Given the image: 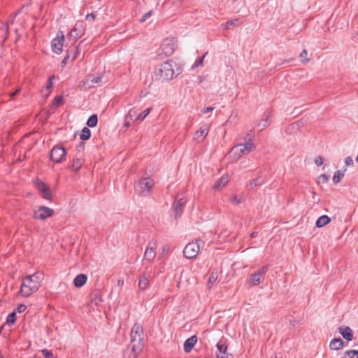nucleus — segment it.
I'll use <instances>...</instances> for the list:
<instances>
[{
	"label": "nucleus",
	"mask_w": 358,
	"mask_h": 358,
	"mask_svg": "<svg viewBox=\"0 0 358 358\" xmlns=\"http://www.w3.org/2000/svg\"><path fill=\"white\" fill-rule=\"evenodd\" d=\"M182 73V68L173 60H169L159 64L155 71L157 80L166 82L173 80Z\"/></svg>",
	"instance_id": "nucleus-1"
},
{
	"label": "nucleus",
	"mask_w": 358,
	"mask_h": 358,
	"mask_svg": "<svg viewBox=\"0 0 358 358\" xmlns=\"http://www.w3.org/2000/svg\"><path fill=\"white\" fill-rule=\"evenodd\" d=\"M39 278L36 274L26 276L22 282L20 287V293L24 296H29L33 292H36L39 289Z\"/></svg>",
	"instance_id": "nucleus-2"
},
{
	"label": "nucleus",
	"mask_w": 358,
	"mask_h": 358,
	"mask_svg": "<svg viewBox=\"0 0 358 358\" xmlns=\"http://www.w3.org/2000/svg\"><path fill=\"white\" fill-rule=\"evenodd\" d=\"M154 180L150 177L141 179L136 186V191L143 196H148L154 187Z\"/></svg>",
	"instance_id": "nucleus-3"
},
{
	"label": "nucleus",
	"mask_w": 358,
	"mask_h": 358,
	"mask_svg": "<svg viewBox=\"0 0 358 358\" xmlns=\"http://www.w3.org/2000/svg\"><path fill=\"white\" fill-rule=\"evenodd\" d=\"M176 48V40L173 38H165L161 45L159 54L166 57H170Z\"/></svg>",
	"instance_id": "nucleus-4"
},
{
	"label": "nucleus",
	"mask_w": 358,
	"mask_h": 358,
	"mask_svg": "<svg viewBox=\"0 0 358 358\" xmlns=\"http://www.w3.org/2000/svg\"><path fill=\"white\" fill-rule=\"evenodd\" d=\"M268 271V265H266L262 266L257 271L252 273L248 281L249 285L252 286L259 285L264 280V276Z\"/></svg>",
	"instance_id": "nucleus-5"
},
{
	"label": "nucleus",
	"mask_w": 358,
	"mask_h": 358,
	"mask_svg": "<svg viewBox=\"0 0 358 358\" xmlns=\"http://www.w3.org/2000/svg\"><path fill=\"white\" fill-rule=\"evenodd\" d=\"M199 242H201V241L197 240L196 242L189 243L186 245L183 250V255L185 258L194 259L197 256L200 249Z\"/></svg>",
	"instance_id": "nucleus-6"
},
{
	"label": "nucleus",
	"mask_w": 358,
	"mask_h": 358,
	"mask_svg": "<svg viewBox=\"0 0 358 358\" xmlns=\"http://www.w3.org/2000/svg\"><path fill=\"white\" fill-rule=\"evenodd\" d=\"M66 155V152L63 147L60 145H55L51 150L50 158L55 163H60L65 158Z\"/></svg>",
	"instance_id": "nucleus-7"
},
{
	"label": "nucleus",
	"mask_w": 358,
	"mask_h": 358,
	"mask_svg": "<svg viewBox=\"0 0 358 358\" xmlns=\"http://www.w3.org/2000/svg\"><path fill=\"white\" fill-rule=\"evenodd\" d=\"M64 42V35L62 31H58L57 37L51 42L52 51L59 55L62 52V48Z\"/></svg>",
	"instance_id": "nucleus-8"
},
{
	"label": "nucleus",
	"mask_w": 358,
	"mask_h": 358,
	"mask_svg": "<svg viewBox=\"0 0 358 358\" xmlns=\"http://www.w3.org/2000/svg\"><path fill=\"white\" fill-rule=\"evenodd\" d=\"M131 343L143 342V329L140 324H134L131 331Z\"/></svg>",
	"instance_id": "nucleus-9"
},
{
	"label": "nucleus",
	"mask_w": 358,
	"mask_h": 358,
	"mask_svg": "<svg viewBox=\"0 0 358 358\" xmlns=\"http://www.w3.org/2000/svg\"><path fill=\"white\" fill-rule=\"evenodd\" d=\"M101 81V77L99 76H95L94 75H89L83 80L80 86H82L85 89H90L94 87L96 85H99Z\"/></svg>",
	"instance_id": "nucleus-10"
},
{
	"label": "nucleus",
	"mask_w": 358,
	"mask_h": 358,
	"mask_svg": "<svg viewBox=\"0 0 358 358\" xmlns=\"http://www.w3.org/2000/svg\"><path fill=\"white\" fill-rule=\"evenodd\" d=\"M54 210L46 206H40L37 211L34 212V217L36 220H45L52 216Z\"/></svg>",
	"instance_id": "nucleus-11"
},
{
	"label": "nucleus",
	"mask_w": 358,
	"mask_h": 358,
	"mask_svg": "<svg viewBox=\"0 0 358 358\" xmlns=\"http://www.w3.org/2000/svg\"><path fill=\"white\" fill-rule=\"evenodd\" d=\"M156 248L157 246L155 242L153 243H150L149 245L148 246L147 249L145 251L143 259L148 262L152 261L156 256Z\"/></svg>",
	"instance_id": "nucleus-12"
},
{
	"label": "nucleus",
	"mask_w": 358,
	"mask_h": 358,
	"mask_svg": "<svg viewBox=\"0 0 358 358\" xmlns=\"http://www.w3.org/2000/svg\"><path fill=\"white\" fill-rule=\"evenodd\" d=\"M185 203L186 201L184 198H180L173 203V207L175 212L176 219L181 216Z\"/></svg>",
	"instance_id": "nucleus-13"
},
{
	"label": "nucleus",
	"mask_w": 358,
	"mask_h": 358,
	"mask_svg": "<svg viewBox=\"0 0 358 358\" xmlns=\"http://www.w3.org/2000/svg\"><path fill=\"white\" fill-rule=\"evenodd\" d=\"M338 331L342 335L343 338L348 341H351L353 339V331L352 329L348 326H341L338 327Z\"/></svg>",
	"instance_id": "nucleus-14"
},
{
	"label": "nucleus",
	"mask_w": 358,
	"mask_h": 358,
	"mask_svg": "<svg viewBox=\"0 0 358 358\" xmlns=\"http://www.w3.org/2000/svg\"><path fill=\"white\" fill-rule=\"evenodd\" d=\"M216 347L217 348V358H231V355L227 352V346L224 343H217Z\"/></svg>",
	"instance_id": "nucleus-15"
},
{
	"label": "nucleus",
	"mask_w": 358,
	"mask_h": 358,
	"mask_svg": "<svg viewBox=\"0 0 358 358\" xmlns=\"http://www.w3.org/2000/svg\"><path fill=\"white\" fill-rule=\"evenodd\" d=\"M36 187L39 192L43 194V197L45 199H50L52 195L49 187L44 182H39L36 185Z\"/></svg>",
	"instance_id": "nucleus-16"
},
{
	"label": "nucleus",
	"mask_w": 358,
	"mask_h": 358,
	"mask_svg": "<svg viewBox=\"0 0 358 358\" xmlns=\"http://www.w3.org/2000/svg\"><path fill=\"white\" fill-rule=\"evenodd\" d=\"M197 342L196 336H192L184 343L183 348L185 352H189Z\"/></svg>",
	"instance_id": "nucleus-17"
},
{
	"label": "nucleus",
	"mask_w": 358,
	"mask_h": 358,
	"mask_svg": "<svg viewBox=\"0 0 358 358\" xmlns=\"http://www.w3.org/2000/svg\"><path fill=\"white\" fill-rule=\"evenodd\" d=\"M231 152L233 155L234 159L236 160L240 159L241 156L247 155L241 144L234 146L231 150Z\"/></svg>",
	"instance_id": "nucleus-18"
},
{
	"label": "nucleus",
	"mask_w": 358,
	"mask_h": 358,
	"mask_svg": "<svg viewBox=\"0 0 358 358\" xmlns=\"http://www.w3.org/2000/svg\"><path fill=\"white\" fill-rule=\"evenodd\" d=\"M8 23H1L0 26V43H3L8 36Z\"/></svg>",
	"instance_id": "nucleus-19"
},
{
	"label": "nucleus",
	"mask_w": 358,
	"mask_h": 358,
	"mask_svg": "<svg viewBox=\"0 0 358 358\" xmlns=\"http://www.w3.org/2000/svg\"><path fill=\"white\" fill-rule=\"evenodd\" d=\"M87 280V275L84 273L78 274L73 280V285L76 287H81L86 283Z\"/></svg>",
	"instance_id": "nucleus-20"
},
{
	"label": "nucleus",
	"mask_w": 358,
	"mask_h": 358,
	"mask_svg": "<svg viewBox=\"0 0 358 358\" xmlns=\"http://www.w3.org/2000/svg\"><path fill=\"white\" fill-rule=\"evenodd\" d=\"M149 285V277L145 273H143L140 276L139 282L138 284V288L141 290H145Z\"/></svg>",
	"instance_id": "nucleus-21"
},
{
	"label": "nucleus",
	"mask_w": 358,
	"mask_h": 358,
	"mask_svg": "<svg viewBox=\"0 0 358 358\" xmlns=\"http://www.w3.org/2000/svg\"><path fill=\"white\" fill-rule=\"evenodd\" d=\"M82 32V24L76 23L74 28L71 31L69 37H73L75 39L81 37Z\"/></svg>",
	"instance_id": "nucleus-22"
},
{
	"label": "nucleus",
	"mask_w": 358,
	"mask_h": 358,
	"mask_svg": "<svg viewBox=\"0 0 358 358\" xmlns=\"http://www.w3.org/2000/svg\"><path fill=\"white\" fill-rule=\"evenodd\" d=\"M344 342L341 338H334L331 341L329 347L331 350H338L343 347Z\"/></svg>",
	"instance_id": "nucleus-23"
},
{
	"label": "nucleus",
	"mask_w": 358,
	"mask_h": 358,
	"mask_svg": "<svg viewBox=\"0 0 358 358\" xmlns=\"http://www.w3.org/2000/svg\"><path fill=\"white\" fill-rule=\"evenodd\" d=\"M143 342H136L131 343L129 344L128 348H130V350L135 353L136 356H138V353L142 350L143 348Z\"/></svg>",
	"instance_id": "nucleus-24"
},
{
	"label": "nucleus",
	"mask_w": 358,
	"mask_h": 358,
	"mask_svg": "<svg viewBox=\"0 0 358 358\" xmlns=\"http://www.w3.org/2000/svg\"><path fill=\"white\" fill-rule=\"evenodd\" d=\"M208 131L209 129L207 127H206L205 128H201L200 129L196 131L194 138L196 139L197 141H203L208 135Z\"/></svg>",
	"instance_id": "nucleus-25"
},
{
	"label": "nucleus",
	"mask_w": 358,
	"mask_h": 358,
	"mask_svg": "<svg viewBox=\"0 0 358 358\" xmlns=\"http://www.w3.org/2000/svg\"><path fill=\"white\" fill-rule=\"evenodd\" d=\"M242 23V21L240 20L238 18H235L231 20L227 21L224 24V29H230L231 28H234L235 27H238Z\"/></svg>",
	"instance_id": "nucleus-26"
},
{
	"label": "nucleus",
	"mask_w": 358,
	"mask_h": 358,
	"mask_svg": "<svg viewBox=\"0 0 358 358\" xmlns=\"http://www.w3.org/2000/svg\"><path fill=\"white\" fill-rule=\"evenodd\" d=\"M229 182V176L227 175L222 176L214 185L213 188L219 189L224 187Z\"/></svg>",
	"instance_id": "nucleus-27"
},
{
	"label": "nucleus",
	"mask_w": 358,
	"mask_h": 358,
	"mask_svg": "<svg viewBox=\"0 0 358 358\" xmlns=\"http://www.w3.org/2000/svg\"><path fill=\"white\" fill-rule=\"evenodd\" d=\"M330 221L331 219L327 215H322L317 220L315 225L320 228L329 224Z\"/></svg>",
	"instance_id": "nucleus-28"
},
{
	"label": "nucleus",
	"mask_w": 358,
	"mask_h": 358,
	"mask_svg": "<svg viewBox=\"0 0 358 358\" xmlns=\"http://www.w3.org/2000/svg\"><path fill=\"white\" fill-rule=\"evenodd\" d=\"M345 171L346 169L336 171L333 177V182L335 184L338 183L341 181V178L344 176Z\"/></svg>",
	"instance_id": "nucleus-29"
},
{
	"label": "nucleus",
	"mask_w": 358,
	"mask_h": 358,
	"mask_svg": "<svg viewBox=\"0 0 358 358\" xmlns=\"http://www.w3.org/2000/svg\"><path fill=\"white\" fill-rule=\"evenodd\" d=\"M83 160L81 158H76L73 160L71 168L75 171H78L83 166Z\"/></svg>",
	"instance_id": "nucleus-30"
},
{
	"label": "nucleus",
	"mask_w": 358,
	"mask_h": 358,
	"mask_svg": "<svg viewBox=\"0 0 358 358\" xmlns=\"http://www.w3.org/2000/svg\"><path fill=\"white\" fill-rule=\"evenodd\" d=\"M244 201V198L242 196L232 195L229 197V201L232 204H240Z\"/></svg>",
	"instance_id": "nucleus-31"
},
{
	"label": "nucleus",
	"mask_w": 358,
	"mask_h": 358,
	"mask_svg": "<svg viewBox=\"0 0 358 358\" xmlns=\"http://www.w3.org/2000/svg\"><path fill=\"white\" fill-rule=\"evenodd\" d=\"M98 122V117L97 115L94 114L92 115L87 121V125L90 127H94L96 126Z\"/></svg>",
	"instance_id": "nucleus-32"
},
{
	"label": "nucleus",
	"mask_w": 358,
	"mask_h": 358,
	"mask_svg": "<svg viewBox=\"0 0 358 358\" xmlns=\"http://www.w3.org/2000/svg\"><path fill=\"white\" fill-rule=\"evenodd\" d=\"M91 136V131L87 127H84L82 129L81 134H80V139L86 141L90 139Z\"/></svg>",
	"instance_id": "nucleus-33"
},
{
	"label": "nucleus",
	"mask_w": 358,
	"mask_h": 358,
	"mask_svg": "<svg viewBox=\"0 0 358 358\" xmlns=\"http://www.w3.org/2000/svg\"><path fill=\"white\" fill-rule=\"evenodd\" d=\"M241 145H242V147L244 149L245 152L246 154H248L250 152H251L255 148L254 143L250 140H249L245 143L241 144Z\"/></svg>",
	"instance_id": "nucleus-34"
},
{
	"label": "nucleus",
	"mask_w": 358,
	"mask_h": 358,
	"mask_svg": "<svg viewBox=\"0 0 358 358\" xmlns=\"http://www.w3.org/2000/svg\"><path fill=\"white\" fill-rule=\"evenodd\" d=\"M151 110H152L151 108H148L145 109L143 112L139 113L137 115V117H136L135 121L136 120L143 121L146 117V116L150 113Z\"/></svg>",
	"instance_id": "nucleus-35"
},
{
	"label": "nucleus",
	"mask_w": 358,
	"mask_h": 358,
	"mask_svg": "<svg viewBox=\"0 0 358 358\" xmlns=\"http://www.w3.org/2000/svg\"><path fill=\"white\" fill-rule=\"evenodd\" d=\"M15 320H16V313H15V312H12L8 315V317L6 318V322L8 324L11 325L15 322Z\"/></svg>",
	"instance_id": "nucleus-36"
},
{
	"label": "nucleus",
	"mask_w": 358,
	"mask_h": 358,
	"mask_svg": "<svg viewBox=\"0 0 358 358\" xmlns=\"http://www.w3.org/2000/svg\"><path fill=\"white\" fill-rule=\"evenodd\" d=\"M268 115L266 119L262 120L260 122L257 124V127L260 128V130L264 129V128L268 126Z\"/></svg>",
	"instance_id": "nucleus-37"
},
{
	"label": "nucleus",
	"mask_w": 358,
	"mask_h": 358,
	"mask_svg": "<svg viewBox=\"0 0 358 358\" xmlns=\"http://www.w3.org/2000/svg\"><path fill=\"white\" fill-rule=\"evenodd\" d=\"M217 273L213 272L208 280V286L210 288V286L217 280Z\"/></svg>",
	"instance_id": "nucleus-38"
},
{
	"label": "nucleus",
	"mask_w": 358,
	"mask_h": 358,
	"mask_svg": "<svg viewBox=\"0 0 358 358\" xmlns=\"http://www.w3.org/2000/svg\"><path fill=\"white\" fill-rule=\"evenodd\" d=\"M101 301H102L101 297L99 294H95L92 296V298H91L92 303H94L96 306H98L99 303Z\"/></svg>",
	"instance_id": "nucleus-39"
},
{
	"label": "nucleus",
	"mask_w": 358,
	"mask_h": 358,
	"mask_svg": "<svg viewBox=\"0 0 358 358\" xmlns=\"http://www.w3.org/2000/svg\"><path fill=\"white\" fill-rule=\"evenodd\" d=\"M124 358H136L137 356L135 353H133L129 348H127V350L124 352Z\"/></svg>",
	"instance_id": "nucleus-40"
},
{
	"label": "nucleus",
	"mask_w": 358,
	"mask_h": 358,
	"mask_svg": "<svg viewBox=\"0 0 358 358\" xmlns=\"http://www.w3.org/2000/svg\"><path fill=\"white\" fill-rule=\"evenodd\" d=\"M63 103V97L62 96H58L55 98L52 102V105L55 107H58Z\"/></svg>",
	"instance_id": "nucleus-41"
},
{
	"label": "nucleus",
	"mask_w": 358,
	"mask_h": 358,
	"mask_svg": "<svg viewBox=\"0 0 358 358\" xmlns=\"http://www.w3.org/2000/svg\"><path fill=\"white\" fill-rule=\"evenodd\" d=\"M206 53L204 54L201 57H200L197 61L194 62V64L192 66V69H195L199 66L203 65L204 57H206Z\"/></svg>",
	"instance_id": "nucleus-42"
},
{
	"label": "nucleus",
	"mask_w": 358,
	"mask_h": 358,
	"mask_svg": "<svg viewBox=\"0 0 358 358\" xmlns=\"http://www.w3.org/2000/svg\"><path fill=\"white\" fill-rule=\"evenodd\" d=\"M69 53L71 54V60L72 61L75 60L78 57V54L80 53L78 47H76L74 48V50L71 51Z\"/></svg>",
	"instance_id": "nucleus-43"
},
{
	"label": "nucleus",
	"mask_w": 358,
	"mask_h": 358,
	"mask_svg": "<svg viewBox=\"0 0 358 358\" xmlns=\"http://www.w3.org/2000/svg\"><path fill=\"white\" fill-rule=\"evenodd\" d=\"M307 56V51L306 49H304L299 55L300 58L301 59V62L303 63L308 62L309 61V59L306 58Z\"/></svg>",
	"instance_id": "nucleus-44"
},
{
	"label": "nucleus",
	"mask_w": 358,
	"mask_h": 358,
	"mask_svg": "<svg viewBox=\"0 0 358 358\" xmlns=\"http://www.w3.org/2000/svg\"><path fill=\"white\" fill-rule=\"evenodd\" d=\"M152 10H149L148 12L145 13L141 18L140 22H144L152 15Z\"/></svg>",
	"instance_id": "nucleus-45"
},
{
	"label": "nucleus",
	"mask_w": 358,
	"mask_h": 358,
	"mask_svg": "<svg viewBox=\"0 0 358 358\" xmlns=\"http://www.w3.org/2000/svg\"><path fill=\"white\" fill-rule=\"evenodd\" d=\"M319 182L327 183L329 181V176L327 174H322L318 178Z\"/></svg>",
	"instance_id": "nucleus-46"
},
{
	"label": "nucleus",
	"mask_w": 358,
	"mask_h": 358,
	"mask_svg": "<svg viewBox=\"0 0 358 358\" xmlns=\"http://www.w3.org/2000/svg\"><path fill=\"white\" fill-rule=\"evenodd\" d=\"M41 352H42V354L44 355L45 358H53V355L50 351H49L46 349H44Z\"/></svg>",
	"instance_id": "nucleus-47"
},
{
	"label": "nucleus",
	"mask_w": 358,
	"mask_h": 358,
	"mask_svg": "<svg viewBox=\"0 0 358 358\" xmlns=\"http://www.w3.org/2000/svg\"><path fill=\"white\" fill-rule=\"evenodd\" d=\"M71 57V54L68 52L67 55L64 57L62 61L61 62V66L62 67L65 66L66 64L68 63V60Z\"/></svg>",
	"instance_id": "nucleus-48"
},
{
	"label": "nucleus",
	"mask_w": 358,
	"mask_h": 358,
	"mask_svg": "<svg viewBox=\"0 0 358 358\" xmlns=\"http://www.w3.org/2000/svg\"><path fill=\"white\" fill-rule=\"evenodd\" d=\"M127 117H129L131 120H134L137 117L136 114V110L134 109H131L129 111Z\"/></svg>",
	"instance_id": "nucleus-49"
},
{
	"label": "nucleus",
	"mask_w": 358,
	"mask_h": 358,
	"mask_svg": "<svg viewBox=\"0 0 358 358\" xmlns=\"http://www.w3.org/2000/svg\"><path fill=\"white\" fill-rule=\"evenodd\" d=\"M315 163L317 164V166H322L323 164H324V159L321 156H318L315 159Z\"/></svg>",
	"instance_id": "nucleus-50"
},
{
	"label": "nucleus",
	"mask_w": 358,
	"mask_h": 358,
	"mask_svg": "<svg viewBox=\"0 0 358 358\" xmlns=\"http://www.w3.org/2000/svg\"><path fill=\"white\" fill-rule=\"evenodd\" d=\"M262 181H260L259 178H256V179H253V180H252L250 181V185L251 186H255V187H256V186H258V185H262Z\"/></svg>",
	"instance_id": "nucleus-51"
},
{
	"label": "nucleus",
	"mask_w": 358,
	"mask_h": 358,
	"mask_svg": "<svg viewBox=\"0 0 358 358\" xmlns=\"http://www.w3.org/2000/svg\"><path fill=\"white\" fill-rule=\"evenodd\" d=\"M27 306L24 304H20L17 308V311L19 313H22L25 311Z\"/></svg>",
	"instance_id": "nucleus-52"
},
{
	"label": "nucleus",
	"mask_w": 358,
	"mask_h": 358,
	"mask_svg": "<svg viewBox=\"0 0 358 358\" xmlns=\"http://www.w3.org/2000/svg\"><path fill=\"white\" fill-rule=\"evenodd\" d=\"M347 355H356V358H358V350H351L345 352Z\"/></svg>",
	"instance_id": "nucleus-53"
},
{
	"label": "nucleus",
	"mask_w": 358,
	"mask_h": 358,
	"mask_svg": "<svg viewBox=\"0 0 358 358\" xmlns=\"http://www.w3.org/2000/svg\"><path fill=\"white\" fill-rule=\"evenodd\" d=\"M95 17H96V15L94 13H91L86 15L85 19L89 21H94Z\"/></svg>",
	"instance_id": "nucleus-54"
},
{
	"label": "nucleus",
	"mask_w": 358,
	"mask_h": 358,
	"mask_svg": "<svg viewBox=\"0 0 358 358\" xmlns=\"http://www.w3.org/2000/svg\"><path fill=\"white\" fill-rule=\"evenodd\" d=\"M55 79V76H52L49 78V82L46 85L45 88L47 90H49L52 87V81Z\"/></svg>",
	"instance_id": "nucleus-55"
},
{
	"label": "nucleus",
	"mask_w": 358,
	"mask_h": 358,
	"mask_svg": "<svg viewBox=\"0 0 358 358\" xmlns=\"http://www.w3.org/2000/svg\"><path fill=\"white\" fill-rule=\"evenodd\" d=\"M345 163L347 166L353 165V159L351 157H348L345 158Z\"/></svg>",
	"instance_id": "nucleus-56"
},
{
	"label": "nucleus",
	"mask_w": 358,
	"mask_h": 358,
	"mask_svg": "<svg viewBox=\"0 0 358 358\" xmlns=\"http://www.w3.org/2000/svg\"><path fill=\"white\" fill-rule=\"evenodd\" d=\"M214 109H215L214 107L209 106V107H207V108H203L201 110V111H202L203 113H207L208 112H212Z\"/></svg>",
	"instance_id": "nucleus-57"
},
{
	"label": "nucleus",
	"mask_w": 358,
	"mask_h": 358,
	"mask_svg": "<svg viewBox=\"0 0 358 358\" xmlns=\"http://www.w3.org/2000/svg\"><path fill=\"white\" fill-rule=\"evenodd\" d=\"M21 89L18 88L15 92L9 93V96L11 99H13L20 92Z\"/></svg>",
	"instance_id": "nucleus-58"
},
{
	"label": "nucleus",
	"mask_w": 358,
	"mask_h": 358,
	"mask_svg": "<svg viewBox=\"0 0 358 358\" xmlns=\"http://www.w3.org/2000/svg\"><path fill=\"white\" fill-rule=\"evenodd\" d=\"M76 149L78 150V151H81L84 149V143H80L77 147H76Z\"/></svg>",
	"instance_id": "nucleus-59"
},
{
	"label": "nucleus",
	"mask_w": 358,
	"mask_h": 358,
	"mask_svg": "<svg viewBox=\"0 0 358 358\" xmlns=\"http://www.w3.org/2000/svg\"><path fill=\"white\" fill-rule=\"evenodd\" d=\"M168 251H169V248H168V247L164 246V247L162 248V252H163V254H165V253L168 252Z\"/></svg>",
	"instance_id": "nucleus-60"
},
{
	"label": "nucleus",
	"mask_w": 358,
	"mask_h": 358,
	"mask_svg": "<svg viewBox=\"0 0 358 358\" xmlns=\"http://www.w3.org/2000/svg\"><path fill=\"white\" fill-rule=\"evenodd\" d=\"M356 355H347L345 353V357L343 358H356L355 357Z\"/></svg>",
	"instance_id": "nucleus-61"
},
{
	"label": "nucleus",
	"mask_w": 358,
	"mask_h": 358,
	"mask_svg": "<svg viewBox=\"0 0 358 358\" xmlns=\"http://www.w3.org/2000/svg\"><path fill=\"white\" fill-rule=\"evenodd\" d=\"M257 234H258L257 232L254 231V232H252V233L250 234V237H251L252 238H255V237L257 236Z\"/></svg>",
	"instance_id": "nucleus-62"
},
{
	"label": "nucleus",
	"mask_w": 358,
	"mask_h": 358,
	"mask_svg": "<svg viewBox=\"0 0 358 358\" xmlns=\"http://www.w3.org/2000/svg\"><path fill=\"white\" fill-rule=\"evenodd\" d=\"M125 125H126L127 127H129V123H125Z\"/></svg>",
	"instance_id": "nucleus-63"
},
{
	"label": "nucleus",
	"mask_w": 358,
	"mask_h": 358,
	"mask_svg": "<svg viewBox=\"0 0 358 358\" xmlns=\"http://www.w3.org/2000/svg\"><path fill=\"white\" fill-rule=\"evenodd\" d=\"M0 358H3V357L2 355H0Z\"/></svg>",
	"instance_id": "nucleus-64"
}]
</instances>
